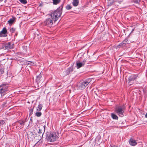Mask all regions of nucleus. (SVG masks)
Instances as JSON below:
<instances>
[{"mask_svg": "<svg viewBox=\"0 0 147 147\" xmlns=\"http://www.w3.org/2000/svg\"><path fill=\"white\" fill-rule=\"evenodd\" d=\"M63 4H62L59 8L55 11L51 13L50 15L52 20L55 22L59 18L62 13Z\"/></svg>", "mask_w": 147, "mask_h": 147, "instance_id": "nucleus-1", "label": "nucleus"}, {"mask_svg": "<svg viewBox=\"0 0 147 147\" xmlns=\"http://www.w3.org/2000/svg\"><path fill=\"white\" fill-rule=\"evenodd\" d=\"M125 109V107L123 105L116 107L115 109V111L119 116L123 117L124 116L123 113Z\"/></svg>", "mask_w": 147, "mask_h": 147, "instance_id": "nucleus-2", "label": "nucleus"}, {"mask_svg": "<svg viewBox=\"0 0 147 147\" xmlns=\"http://www.w3.org/2000/svg\"><path fill=\"white\" fill-rule=\"evenodd\" d=\"M59 134L56 132L51 133L47 137V140L50 142H53L59 138Z\"/></svg>", "mask_w": 147, "mask_h": 147, "instance_id": "nucleus-3", "label": "nucleus"}, {"mask_svg": "<svg viewBox=\"0 0 147 147\" xmlns=\"http://www.w3.org/2000/svg\"><path fill=\"white\" fill-rule=\"evenodd\" d=\"M90 82V80H88L81 83L79 86V88L81 90L84 89Z\"/></svg>", "mask_w": 147, "mask_h": 147, "instance_id": "nucleus-4", "label": "nucleus"}, {"mask_svg": "<svg viewBox=\"0 0 147 147\" xmlns=\"http://www.w3.org/2000/svg\"><path fill=\"white\" fill-rule=\"evenodd\" d=\"M52 19L50 18L47 19L44 22V24L48 27H51L53 24Z\"/></svg>", "mask_w": 147, "mask_h": 147, "instance_id": "nucleus-5", "label": "nucleus"}, {"mask_svg": "<svg viewBox=\"0 0 147 147\" xmlns=\"http://www.w3.org/2000/svg\"><path fill=\"white\" fill-rule=\"evenodd\" d=\"M86 62L85 59L82 62H81L80 61H77L76 62V67L77 68L79 69L81 67L84 66Z\"/></svg>", "mask_w": 147, "mask_h": 147, "instance_id": "nucleus-6", "label": "nucleus"}, {"mask_svg": "<svg viewBox=\"0 0 147 147\" xmlns=\"http://www.w3.org/2000/svg\"><path fill=\"white\" fill-rule=\"evenodd\" d=\"M7 30L5 27H4L0 32V37H6L7 36Z\"/></svg>", "mask_w": 147, "mask_h": 147, "instance_id": "nucleus-7", "label": "nucleus"}, {"mask_svg": "<svg viewBox=\"0 0 147 147\" xmlns=\"http://www.w3.org/2000/svg\"><path fill=\"white\" fill-rule=\"evenodd\" d=\"M13 48V45L10 42H9L6 44L4 47V49L5 50H9Z\"/></svg>", "mask_w": 147, "mask_h": 147, "instance_id": "nucleus-8", "label": "nucleus"}, {"mask_svg": "<svg viewBox=\"0 0 147 147\" xmlns=\"http://www.w3.org/2000/svg\"><path fill=\"white\" fill-rule=\"evenodd\" d=\"M24 121H19L17 123V127L21 128L23 127L24 124Z\"/></svg>", "mask_w": 147, "mask_h": 147, "instance_id": "nucleus-9", "label": "nucleus"}, {"mask_svg": "<svg viewBox=\"0 0 147 147\" xmlns=\"http://www.w3.org/2000/svg\"><path fill=\"white\" fill-rule=\"evenodd\" d=\"M8 84H2L0 85V87H1L6 92L8 90Z\"/></svg>", "mask_w": 147, "mask_h": 147, "instance_id": "nucleus-10", "label": "nucleus"}, {"mask_svg": "<svg viewBox=\"0 0 147 147\" xmlns=\"http://www.w3.org/2000/svg\"><path fill=\"white\" fill-rule=\"evenodd\" d=\"M129 143L130 145L132 146H135L137 144L136 140L131 138L130 139Z\"/></svg>", "mask_w": 147, "mask_h": 147, "instance_id": "nucleus-11", "label": "nucleus"}, {"mask_svg": "<svg viewBox=\"0 0 147 147\" xmlns=\"http://www.w3.org/2000/svg\"><path fill=\"white\" fill-rule=\"evenodd\" d=\"M44 130H42L41 128H40L39 129V131L38 132V134H39V136H40V137H42L44 132L45 131V127H43Z\"/></svg>", "mask_w": 147, "mask_h": 147, "instance_id": "nucleus-12", "label": "nucleus"}, {"mask_svg": "<svg viewBox=\"0 0 147 147\" xmlns=\"http://www.w3.org/2000/svg\"><path fill=\"white\" fill-rule=\"evenodd\" d=\"M128 40L127 39H125L119 45L117 46V47H119L120 46H124L125 45L127 44V42Z\"/></svg>", "mask_w": 147, "mask_h": 147, "instance_id": "nucleus-13", "label": "nucleus"}, {"mask_svg": "<svg viewBox=\"0 0 147 147\" xmlns=\"http://www.w3.org/2000/svg\"><path fill=\"white\" fill-rule=\"evenodd\" d=\"M137 76L136 75H131L128 78V81L130 82L131 81H134L136 79Z\"/></svg>", "mask_w": 147, "mask_h": 147, "instance_id": "nucleus-14", "label": "nucleus"}, {"mask_svg": "<svg viewBox=\"0 0 147 147\" xmlns=\"http://www.w3.org/2000/svg\"><path fill=\"white\" fill-rule=\"evenodd\" d=\"M73 71V69L72 68L70 67L67 69L65 72V75H68L70 73Z\"/></svg>", "mask_w": 147, "mask_h": 147, "instance_id": "nucleus-15", "label": "nucleus"}, {"mask_svg": "<svg viewBox=\"0 0 147 147\" xmlns=\"http://www.w3.org/2000/svg\"><path fill=\"white\" fill-rule=\"evenodd\" d=\"M79 3V0H73L72 2V4L74 6H77Z\"/></svg>", "mask_w": 147, "mask_h": 147, "instance_id": "nucleus-16", "label": "nucleus"}, {"mask_svg": "<svg viewBox=\"0 0 147 147\" xmlns=\"http://www.w3.org/2000/svg\"><path fill=\"white\" fill-rule=\"evenodd\" d=\"M0 94H1L2 96H4L6 94V92L4 91L3 89L0 87Z\"/></svg>", "mask_w": 147, "mask_h": 147, "instance_id": "nucleus-17", "label": "nucleus"}, {"mask_svg": "<svg viewBox=\"0 0 147 147\" xmlns=\"http://www.w3.org/2000/svg\"><path fill=\"white\" fill-rule=\"evenodd\" d=\"M111 116L113 119L118 120V117L116 115L113 113H111Z\"/></svg>", "mask_w": 147, "mask_h": 147, "instance_id": "nucleus-18", "label": "nucleus"}, {"mask_svg": "<svg viewBox=\"0 0 147 147\" xmlns=\"http://www.w3.org/2000/svg\"><path fill=\"white\" fill-rule=\"evenodd\" d=\"M53 3L54 5H57L61 2V0H52Z\"/></svg>", "mask_w": 147, "mask_h": 147, "instance_id": "nucleus-19", "label": "nucleus"}, {"mask_svg": "<svg viewBox=\"0 0 147 147\" xmlns=\"http://www.w3.org/2000/svg\"><path fill=\"white\" fill-rule=\"evenodd\" d=\"M42 105V104H39L36 108V110L37 111H39L41 110Z\"/></svg>", "mask_w": 147, "mask_h": 147, "instance_id": "nucleus-20", "label": "nucleus"}, {"mask_svg": "<svg viewBox=\"0 0 147 147\" xmlns=\"http://www.w3.org/2000/svg\"><path fill=\"white\" fill-rule=\"evenodd\" d=\"M42 115V113L41 112H36L35 113V115L37 117H40Z\"/></svg>", "mask_w": 147, "mask_h": 147, "instance_id": "nucleus-21", "label": "nucleus"}, {"mask_svg": "<svg viewBox=\"0 0 147 147\" xmlns=\"http://www.w3.org/2000/svg\"><path fill=\"white\" fill-rule=\"evenodd\" d=\"M14 21V20L13 19H11L8 21V22L9 24H12Z\"/></svg>", "mask_w": 147, "mask_h": 147, "instance_id": "nucleus-22", "label": "nucleus"}, {"mask_svg": "<svg viewBox=\"0 0 147 147\" xmlns=\"http://www.w3.org/2000/svg\"><path fill=\"white\" fill-rule=\"evenodd\" d=\"M20 1L21 3L24 4H25L27 3L26 0H20Z\"/></svg>", "mask_w": 147, "mask_h": 147, "instance_id": "nucleus-23", "label": "nucleus"}, {"mask_svg": "<svg viewBox=\"0 0 147 147\" xmlns=\"http://www.w3.org/2000/svg\"><path fill=\"white\" fill-rule=\"evenodd\" d=\"M71 6L69 5H67L66 7V9L67 10H69L71 9Z\"/></svg>", "mask_w": 147, "mask_h": 147, "instance_id": "nucleus-24", "label": "nucleus"}, {"mask_svg": "<svg viewBox=\"0 0 147 147\" xmlns=\"http://www.w3.org/2000/svg\"><path fill=\"white\" fill-rule=\"evenodd\" d=\"M16 30V29L14 28H11L10 29V31L11 33L14 32Z\"/></svg>", "mask_w": 147, "mask_h": 147, "instance_id": "nucleus-25", "label": "nucleus"}, {"mask_svg": "<svg viewBox=\"0 0 147 147\" xmlns=\"http://www.w3.org/2000/svg\"><path fill=\"white\" fill-rule=\"evenodd\" d=\"M42 77V76L41 75V74L38 76L36 79V80H39Z\"/></svg>", "mask_w": 147, "mask_h": 147, "instance_id": "nucleus-26", "label": "nucleus"}, {"mask_svg": "<svg viewBox=\"0 0 147 147\" xmlns=\"http://www.w3.org/2000/svg\"><path fill=\"white\" fill-rule=\"evenodd\" d=\"M5 123V121L2 120H0V127Z\"/></svg>", "mask_w": 147, "mask_h": 147, "instance_id": "nucleus-27", "label": "nucleus"}, {"mask_svg": "<svg viewBox=\"0 0 147 147\" xmlns=\"http://www.w3.org/2000/svg\"><path fill=\"white\" fill-rule=\"evenodd\" d=\"M29 112H30V115H31L33 113V108H32V109H30V110L29 111Z\"/></svg>", "mask_w": 147, "mask_h": 147, "instance_id": "nucleus-28", "label": "nucleus"}, {"mask_svg": "<svg viewBox=\"0 0 147 147\" xmlns=\"http://www.w3.org/2000/svg\"><path fill=\"white\" fill-rule=\"evenodd\" d=\"M110 147H118V146H115V145H113V146H111Z\"/></svg>", "mask_w": 147, "mask_h": 147, "instance_id": "nucleus-29", "label": "nucleus"}, {"mask_svg": "<svg viewBox=\"0 0 147 147\" xmlns=\"http://www.w3.org/2000/svg\"><path fill=\"white\" fill-rule=\"evenodd\" d=\"M145 116L146 118H147V113H146V114L145 115Z\"/></svg>", "mask_w": 147, "mask_h": 147, "instance_id": "nucleus-30", "label": "nucleus"}, {"mask_svg": "<svg viewBox=\"0 0 147 147\" xmlns=\"http://www.w3.org/2000/svg\"><path fill=\"white\" fill-rule=\"evenodd\" d=\"M3 1V0H0V1Z\"/></svg>", "mask_w": 147, "mask_h": 147, "instance_id": "nucleus-31", "label": "nucleus"}, {"mask_svg": "<svg viewBox=\"0 0 147 147\" xmlns=\"http://www.w3.org/2000/svg\"><path fill=\"white\" fill-rule=\"evenodd\" d=\"M1 65V64L0 63V66Z\"/></svg>", "mask_w": 147, "mask_h": 147, "instance_id": "nucleus-32", "label": "nucleus"}]
</instances>
